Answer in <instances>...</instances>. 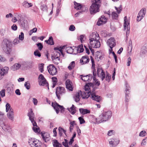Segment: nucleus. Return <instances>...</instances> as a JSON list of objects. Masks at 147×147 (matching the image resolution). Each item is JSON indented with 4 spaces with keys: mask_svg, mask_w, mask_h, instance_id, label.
<instances>
[{
    "mask_svg": "<svg viewBox=\"0 0 147 147\" xmlns=\"http://www.w3.org/2000/svg\"><path fill=\"white\" fill-rule=\"evenodd\" d=\"M92 84L91 83H89L86 84L84 86L85 92L80 91V94H81V96L83 99H87L91 95V98L92 100L99 102L101 100V97L96 95L93 91L91 92V88H92V87H91Z\"/></svg>",
    "mask_w": 147,
    "mask_h": 147,
    "instance_id": "obj_1",
    "label": "nucleus"
},
{
    "mask_svg": "<svg viewBox=\"0 0 147 147\" xmlns=\"http://www.w3.org/2000/svg\"><path fill=\"white\" fill-rule=\"evenodd\" d=\"M65 46H64L62 47H55L54 49L55 51L54 52L53 55L51 57V59H52L54 63L57 64L60 61L61 55V53L63 54L62 49H64Z\"/></svg>",
    "mask_w": 147,
    "mask_h": 147,
    "instance_id": "obj_2",
    "label": "nucleus"
},
{
    "mask_svg": "<svg viewBox=\"0 0 147 147\" xmlns=\"http://www.w3.org/2000/svg\"><path fill=\"white\" fill-rule=\"evenodd\" d=\"M12 41L7 39H5L2 41L1 47L3 51L7 55H10L12 51Z\"/></svg>",
    "mask_w": 147,
    "mask_h": 147,
    "instance_id": "obj_3",
    "label": "nucleus"
},
{
    "mask_svg": "<svg viewBox=\"0 0 147 147\" xmlns=\"http://www.w3.org/2000/svg\"><path fill=\"white\" fill-rule=\"evenodd\" d=\"M112 114L111 112L109 111L103 112L96 119V122L99 123L108 120L111 118Z\"/></svg>",
    "mask_w": 147,
    "mask_h": 147,
    "instance_id": "obj_4",
    "label": "nucleus"
},
{
    "mask_svg": "<svg viewBox=\"0 0 147 147\" xmlns=\"http://www.w3.org/2000/svg\"><path fill=\"white\" fill-rule=\"evenodd\" d=\"M92 4L90 9L91 14H94L99 11L101 0H92Z\"/></svg>",
    "mask_w": 147,
    "mask_h": 147,
    "instance_id": "obj_5",
    "label": "nucleus"
},
{
    "mask_svg": "<svg viewBox=\"0 0 147 147\" xmlns=\"http://www.w3.org/2000/svg\"><path fill=\"white\" fill-rule=\"evenodd\" d=\"M28 116L29 117V119L30 120L32 124L34 126L32 127V129L34 131L36 132H38L39 129L34 127L35 126H37V125L36 122L34 120V114L32 109H31V111L28 113Z\"/></svg>",
    "mask_w": 147,
    "mask_h": 147,
    "instance_id": "obj_6",
    "label": "nucleus"
},
{
    "mask_svg": "<svg viewBox=\"0 0 147 147\" xmlns=\"http://www.w3.org/2000/svg\"><path fill=\"white\" fill-rule=\"evenodd\" d=\"M28 142L31 147H39L42 145L41 142L38 140L34 138L29 139Z\"/></svg>",
    "mask_w": 147,
    "mask_h": 147,
    "instance_id": "obj_7",
    "label": "nucleus"
},
{
    "mask_svg": "<svg viewBox=\"0 0 147 147\" xmlns=\"http://www.w3.org/2000/svg\"><path fill=\"white\" fill-rule=\"evenodd\" d=\"M65 92V89L64 87L60 86L57 87L56 89V94L58 99L60 100L61 96L64 94Z\"/></svg>",
    "mask_w": 147,
    "mask_h": 147,
    "instance_id": "obj_8",
    "label": "nucleus"
},
{
    "mask_svg": "<svg viewBox=\"0 0 147 147\" xmlns=\"http://www.w3.org/2000/svg\"><path fill=\"white\" fill-rule=\"evenodd\" d=\"M107 45L110 47V49H109V52H111L113 48L116 45V41L114 37H111L107 41Z\"/></svg>",
    "mask_w": 147,
    "mask_h": 147,
    "instance_id": "obj_9",
    "label": "nucleus"
},
{
    "mask_svg": "<svg viewBox=\"0 0 147 147\" xmlns=\"http://www.w3.org/2000/svg\"><path fill=\"white\" fill-rule=\"evenodd\" d=\"M96 39L94 38H91L90 39V43L92 47L93 48H99L100 46V43L98 39Z\"/></svg>",
    "mask_w": 147,
    "mask_h": 147,
    "instance_id": "obj_10",
    "label": "nucleus"
},
{
    "mask_svg": "<svg viewBox=\"0 0 147 147\" xmlns=\"http://www.w3.org/2000/svg\"><path fill=\"white\" fill-rule=\"evenodd\" d=\"M52 105L54 109L55 110L57 114H58L59 112V109H61V111L62 112L64 111V108L63 106L60 105L57 102H52Z\"/></svg>",
    "mask_w": 147,
    "mask_h": 147,
    "instance_id": "obj_11",
    "label": "nucleus"
},
{
    "mask_svg": "<svg viewBox=\"0 0 147 147\" xmlns=\"http://www.w3.org/2000/svg\"><path fill=\"white\" fill-rule=\"evenodd\" d=\"M146 10L145 8H142L139 12L137 18V20L139 22L144 17Z\"/></svg>",
    "mask_w": 147,
    "mask_h": 147,
    "instance_id": "obj_12",
    "label": "nucleus"
},
{
    "mask_svg": "<svg viewBox=\"0 0 147 147\" xmlns=\"http://www.w3.org/2000/svg\"><path fill=\"white\" fill-rule=\"evenodd\" d=\"M47 69L49 73L52 75H55L57 73V68L53 65H50L48 66Z\"/></svg>",
    "mask_w": 147,
    "mask_h": 147,
    "instance_id": "obj_13",
    "label": "nucleus"
},
{
    "mask_svg": "<svg viewBox=\"0 0 147 147\" xmlns=\"http://www.w3.org/2000/svg\"><path fill=\"white\" fill-rule=\"evenodd\" d=\"M109 143L111 147H115L119 143V140L116 138H112L109 139Z\"/></svg>",
    "mask_w": 147,
    "mask_h": 147,
    "instance_id": "obj_14",
    "label": "nucleus"
},
{
    "mask_svg": "<svg viewBox=\"0 0 147 147\" xmlns=\"http://www.w3.org/2000/svg\"><path fill=\"white\" fill-rule=\"evenodd\" d=\"M9 70V68L7 67L0 69V80L2 79L5 75L8 73Z\"/></svg>",
    "mask_w": 147,
    "mask_h": 147,
    "instance_id": "obj_15",
    "label": "nucleus"
},
{
    "mask_svg": "<svg viewBox=\"0 0 147 147\" xmlns=\"http://www.w3.org/2000/svg\"><path fill=\"white\" fill-rule=\"evenodd\" d=\"M124 29H127V31L126 32V36H128L127 35V33H129V30L130 29V26L129 23L127 21V17L126 16L124 18Z\"/></svg>",
    "mask_w": 147,
    "mask_h": 147,
    "instance_id": "obj_16",
    "label": "nucleus"
},
{
    "mask_svg": "<svg viewBox=\"0 0 147 147\" xmlns=\"http://www.w3.org/2000/svg\"><path fill=\"white\" fill-rule=\"evenodd\" d=\"M97 74L98 76L101 78L102 80H103L105 78V72L102 69L98 68L97 70Z\"/></svg>",
    "mask_w": 147,
    "mask_h": 147,
    "instance_id": "obj_17",
    "label": "nucleus"
},
{
    "mask_svg": "<svg viewBox=\"0 0 147 147\" xmlns=\"http://www.w3.org/2000/svg\"><path fill=\"white\" fill-rule=\"evenodd\" d=\"M41 136L43 141L45 142H47L51 139V137L48 133H41Z\"/></svg>",
    "mask_w": 147,
    "mask_h": 147,
    "instance_id": "obj_18",
    "label": "nucleus"
},
{
    "mask_svg": "<svg viewBox=\"0 0 147 147\" xmlns=\"http://www.w3.org/2000/svg\"><path fill=\"white\" fill-rule=\"evenodd\" d=\"M22 65H23L27 69L32 68L33 66V62L32 61H27L23 62Z\"/></svg>",
    "mask_w": 147,
    "mask_h": 147,
    "instance_id": "obj_19",
    "label": "nucleus"
},
{
    "mask_svg": "<svg viewBox=\"0 0 147 147\" xmlns=\"http://www.w3.org/2000/svg\"><path fill=\"white\" fill-rule=\"evenodd\" d=\"M81 79L84 81L90 82L92 78V76L91 74L87 75L84 76L83 75L80 76Z\"/></svg>",
    "mask_w": 147,
    "mask_h": 147,
    "instance_id": "obj_20",
    "label": "nucleus"
},
{
    "mask_svg": "<svg viewBox=\"0 0 147 147\" xmlns=\"http://www.w3.org/2000/svg\"><path fill=\"white\" fill-rule=\"evenodd\" d=\"M65 84L66 88L69 91L73 90V87L72 82L69 79H67L66 81Z\"/></svg>",
    "mask_w": 147,
    "mask_h": 147,
    "instance_id": "obj_21",
    "label": "nucleus"
},
{
    "mask_svg": "<svg viewBox=\"0 0 147 147\" xmlns=\"http://www.w3.org/2000/svg\"><path fill=\"white\" fill-rule=\"evenodd\" d=\"M74 4L75 5L74 7L76 9L79 10L81 9L82 10V11H85L86 10V7L84 6H82L80 3L75 1Z\"/></svg>",
    "mask_w": 147,
    "mask_h": 147,
    "instance_id": "obj_22",
    "label": "nucleus"
},
{
    "mask_svg": "<svg viewBox=\"0 0 147 147\" xmlns=\"http://www.w3.org/2000/svg\"><path fill=\"white\" fill-rule=\"evenodd\" d=\"M107 18L103 16H102L99 19L97 22V24L98 26H100L101 24H105L107 22Z\"/></svg>",
    "mask_w": 147,
    "mask_h": 147,
    "instance_id": "obj_23",
    "label": "nucleus"
},
{
    "mask_svg": "<svg viewBox=\"0 0 147 147\" xmlns=\"http://www.w3.org/2000/svg\"><path fill=\"white\" fill-rule=\"evenodd\" d=\"M89 59L87 56H84L82 57L80 59V63L82 64H84L89 62Z\"/></svg>",
    "mask_w": 147,
    "mask_h": 147,
    "instance_id": "obj_24",
    "label": "nucleus"
},
{
    "mask_svg": "<svg viewBox=\"0 0 147 147\" xmlns=\"http://www.w3.org/2000/svg\"><path fill=\"white\" fill-rule=\"evenodd\" d=\"M8 118L11 120H13L14 117V112L13 109H10L7 114Z\"/></svg>",
    "mask_w": 147,
    "mask_h": 147,
    "instance_id": "obj_25",
    "label": "nucleus"
},
{
    "mask_svg": "<svg viewBox=\"0 0 147 147\" xmlns=\"http://www.w3.org/2000/svg\"><path fill=\"white\" fill-rule=\"evenodd\" d=\"M2 129L6 132H9L12 131L11 128L10 126L5 123H4V126H3Z\"/></svg>",
    "mask_w": 147,
    "mask_h": 147,
    "instance_id": "obj_26",
    "label": "nucleus"
},
{
    "mask_svg": "<svg viewBox=\"0 0 147 147\" xmlns=\"http://www.w3.org/2000/svg\"><path fill=\"white\" fill-rule=\"evenodd\" d=\"M21 65L18 63L14 64L11 67L10 69L13 71H15L19 69L21 67Z\"/></svg>",
    "mask_w": 147,
    "mask_h": 147,
    "instance_id": "obj_27",
    "label": "nucleus"
},
{
    "mask_svg": "<svg viewBox=\"0 0 147 147\" xmlns=\"http://www.w3.org/2000/svg\"><path fill=\"white\" fill-rule=\"evenodd\" d=\"M129 86L127 84H126V89L125 91L126 92V95H125V101L126 102H128V100L129 99V96L128 95L127 91H129Z\"/></svg>",
    "mask_w": 147,
    "mask_h": 147,
    "instance_id": "obj_28",
    "label": "nucleus"
},
{
    "mask_svg": "<svg viewBox=\"0 0 147 147\" xmlns=\"http://www.w3.org/2000/svg\"><path fill=\"white\" fill-rule=\"evenodd\" d=\"M39 84L40 86H45L47 87L48 89H49V86L48 83L47 82L46 79L43 80H39Z\"/></svg>",
    "mask_w": 147,
    "mask_h": 147,
    "instance_id": "obj_29",
    "label": "nucleus"
},
{
    "mask_svg": "<svg viewBox=\"0 0 147 147\" xmlns=\"http://www.w3.org/2000/svg\"><path fill=\"white\" fill-rule=\"evenodd\" d=\"M101 36L102 37H109L112 36V34L107 32L106 31H102L101 32Z\"/></svg>",
    "mask_w": 147,
    "mask_h": 147,
    "instance_id": "obj_30",
    "label": "nucleus"
},
{
    "mask_svg": "<svg viewBox=\"0 0 147 147\" xmlns=\"http://www.w3.org/2000/svg\"><path fill=\"white\" fill-rule=\"evenodd\" d=\"M76 108L74 105H72L71 107L69 108H68V110L72 114L74 115L76 111Z\"/></svg>",
    "mask_w": 147,
    "mask_h": 147,
    "instance_id": "obj_31",
    "label": "nucleus"
},
{
    "mask_svg": "<svg viewBox=\"0 0 147 147\" xmlns=\"http://www.w3.org/2000/svg\"><path fill=\"white\" fill-rule=\"evenodd\" d=\"M96 70L95 69H94L93 71V80H94L95 81V84L97 86H99L100 85V82H98L97 81V80H96V79L95 78L96 76Z\"/></svg>",
    "mask_w": 147,
    "mask_h": 147,
    "instance_id": "obj_32",
    "label": "nucleus"
},
{
    "mask_svg": "<svg viewBox=\"0 0 147 147\" xmlns=\"http://www.w3.org/2000/svg\"><path fill=\"white\" fill-rule=\"evenodd\" d=\"M80 93L79 92L77 93L74 97L75 100L76 102H78L80 100Z\"/></svg>",
    "mask_w": 147,
    "mask_h": 147,
    "instance_id": "obj_33",
    "label": "nucleus"
},
{
    "mask_svg": "<svg viewBox=\"0 0 147 147\" xmlns=\"http://www.w3.org/2000/svg\"><path fill=\"white\" fill-rule=\"evenodd\" d=\"M79 111L80 113L83 115L89 113L90 112L89 110L87 109H83L82 108L79 109Z\"/></svg>",
    "mask_w": 147,
    "mask_h": 147,
    "instance_id": "obj_34",
    "label": "nucleus"
},
{
    "mask_svg": "<svg viewBox=\"0 0 147 147\" xmlns=\"http://www.w3.org/2000/svg\"><path fill=\"white\" fill-rule=\"evenodd\" d=\"M95 56V59L98 61H99L100 60L102 59L103 58L102 56L101 55V53L100 52H97Z\"/></svg>",
    "mask_w": 147,
    "mask_h": 147,
    "instance_id": "obj_35",
    "label": "nucleus"
},
{
    "mask_svg": "<svg viewBox=\"0 0 147 147\" xmlns=\"http://www.w3.org/2000/svg\"><path fill=\"white\" fill-rule=\"evenodd\" d=\"M67 53L70 54H73V48L72 47H68L65 49Z\"/></svg>",
    "mask_w": 147,
    "mask_h": 147,
    "instance_id": "obj_36",
    "label": "nucleus"
},
{
    "mask_svg": "<svg viewBox=\"0 0 147 147\" xmlns=\"http://www.w3.org/2000/svg\"><path fill=\"white\" fill-rule=\"evenodd\" d=\"M45 42L47 43L50 45H53L54 42L53 41V37H49V38L48 40H46Z\"/></svg>",
    "mask_w": 147,
    "mask_h": 147,
    "instance_id": "obj_37",
    "label": "nucleus"
},
{
    "mask_svg": "<svg viewBox=\"0 0 147 147\" xmlns=\"http://www.w3.org/2000/svg\"><path fill=\"white\" fill-rule=\"evenodd\" d=\"M27 22L26 20H22L20 21V24L23 27H25L27 25Z\"/></svg>",
    "mask_w": 147,
    "mask_h": 147,
    "instance_id": "obj_38",
    "label": "nucleus"
},
{
    "mask_svg": "<svg viewBox=\"0 0 147 147\" xmlns=\"http://www.w3.org/2000/svg\"><path fill=\"white\" fill-rule=\"evenodd\" d=\"M60 145L57 140H53V145L54 147H60Z\"/></svg>",
    "mask_w": 147,
    "mask_h": 147,
    "instance_id": "obj_39",
    "label": "nucleus"
},
{
    "mask_svg": "<svg viewBox=\"0 0 147 147\" xmlns=\"http://www.w3.org/2000/svg\"><path fill=\"white\" fill-rule=\"evenodd\" d=\"M75 66V62L74 61L71 62L68 67L69 69L71 70L74 69Z\"/></svg>",
    "mask_w": 147,
    "mask_h": 147,
    "instance_id": "obj_40",
    "label": "nucleus"
},
{
    "mask_svg": "<svg viewBox=\"0 0 147 147\" xmlns=\"http://www.w3.org/2000/svg\"><path fill=\"white\" fill-rule=\"evenodd\" d=\"M23 5L24 7L27 8H28L32 6V5H31V3H29L26 1H25L23 3Z\"/></svg>",
    "mask_w": 147,
    "mask_h": 147,
    "instance_id": "obj_41",
    "label": "nucleus"
},
{
    "mask_svg": "<svg viewBox=\"0 0 147 147\" xmlns=\"http://www.w3.org/2000/svg\"><path fill=\"white\" fill-rule=\"evenodd\" d=\"M73 48V54L76 55L78 53V48L77 47H72Z\"/></svg>",
    "mask_w": 147,
    "mask_h": 147,
    "instance_id": "obj_42",
    "label": "nucleus"
},
{
    "mask_svg": "<svg viewBox=\"0 0 147 147\" xmlns=\"http://www.w3.org/2000/svg\"><path fill=\"white\" fill-rule=\"evenodd\" d=\"M118 16L117 14L115 12L113 11L112 12V17L113 19L117 20L118 18Z\"/></svg>",
    "mask_w": 147,
    "mask_h": 147,
    "instance_id": "obj_43",
    "label": "nucleus"
},
{
    "mask_svg": "<svg viewBox=\"0 0 147 147\" xmlns=\"http://www.w3.org/2000/svg\"><path fill=\"white\" fill-rule=\"evenodd\" d=\"M147 52V48L146 46H143L142 48L141 51L140 53L141 55L142 54H145Z\"/></svg>",
    "mask_w": 147,
    "mask_h": 147,
    "instance_id": "obj_44",
    "label": "nucleus"
},
{
    "mask_svg": "<svg viewBox=\"0 0 147 147\" xmlns=\"http://www.w3.org/2000/svg\"><path fill=\"white\" fill-rule=\"evenodd\" d=\"M78 48V53H80L83 52L84 49L83 48V46L82 45H79L78 47H77Z\"/></svg>",
    "mask_w": 147,
    "mask_h": 147,
    "instance_id": "obj_45",
    "label": "nucleus"
},
{
    "mask_svg": "<svg viewBox=\"0 0 147 147\" xmlns=\"http://www.w3.org/2000/svg\"><path fill=\"white\" fill-rule=\"evenodd\" d=\"M34 54L36 56H38L40 57L41 56V54L38 50H36L34 51Z\"/></svg>",
    "mask_w": 147,
    "mask_h": 147,
    "instance_id": "obj_46",
    "label": "nucleus"
},
{
    "mask_svg": "<svg viewBox=\"0 0 147 147\" xmlns=\"http://www.w3.org/2000/svg\"><path fill=\"white\" fill-rule=\"evenodd\" d=\"M6 107V112H7L9 111L10 110V109H13L11 107V106L8 103H7L5 106Z\"/></svg>",
    "mask_w": 147,
    "mask_h": 147,
    "instance_id": "obj_47",
    "label": "nucleus"
},
{
    "mask_svg": "<svg viewBox=\"0 0 147 147\" xmlns=\"http://www.w3.org/2000/svg\"><path fill=\"white\" fill-rule=\"evenodd\" d=\"M41 9L43 11H46L47 10V6L45 5H43L40 6Z\"/></svg>",
    "mask_w": 147,
    "mask_h": 147,
    "instance_id": "obj_48",
    "label": "nucleus"
},
{
    "mask_svg": "<svg viewBox=\"0 0 147 147\" xmlns=\"http://www.w3.org/2000/svg\"><path fill=\"white\" fill-rule=\"evenodd\" d=\"M90 58H91V62H92V68L93 69V70L94 69H95V64H94V59L92 57V56H90Z\"/></svg>",
    "mask_w": 147,
    "mask_h": 147,
    "instance_id": "obj_49",
    "label": "nucleus"
},
{
    "mask_svg": "<svg viewBox=\"0 0 147 147\" xmlns=\"http://www.w3.org/2000/svg\"><path fill=\"white\" fill-rule=\"evenodd\" d=\"M24 86L27 89L29 90L30 88V84L28 81L26 82L24 84Z\"/></svg>",
    "mask_w": 147,
    "mask_h": 147,
    "instance_id": "obj_50",
    "label": "nucleus"
},
{
    "mask_svg": "<svg viewBox=\"0 0 147 147\" xmlns=\"http://www.w3.org/2000/svg\"><path fill=\"white\" fill-rule=\"evenodd\" d=\"M0 95L2 98L5 96V90L4 89H3L0 91Z\"/></svg>",
    "mask_w": 147,
    "mask_h": 147,
    "instance_id": "obj_51",
    "label": "nucleus"
},
{
    "mask_svg": "<svg viewBox=\"0 0 147 147\" xmlns=\"http://www.w3.org/2000/svg\"><path fill=\"white\" fill-rule=\"evenodd\" d=\"M78 119L80 121V123L82 124L85 123V121L82 117H80L78 118Z\"/></svg>",
    "mask_w": 147,
    "mask_h": 147,
    "instance_id": "obj_52",
    "label": "nucleus"
},
{
    "mask_svg": "<svg viewBox=\"0 0 147 147\" xmlns=\"http://www.w3.org/2000/svg\"><path fill=\"white\" fill-rule=\"evenodd\" d=\"M20 42V41L18 39V37L16 38L13 40V43L14 45H16Z\"/></svg>",
    "mask_w": 147,
    "mask_h": 147,
    "instance_id": "obj_53",
    "label": "nucleus"
},
{
    "mask_svg": "<svg viewBox=\"0 0 147 147\" xmlns=\"http://www.w3.org/2000/svg\"><path fill=\"white\" fill-rule=\"evenodd\" d=\"M147 143V138H146L142 140L141 144L142 146L145 145L146 143Z\"/></svg>",
    "mask_w": 147,
    "mask_h": 147,
    "instance_id": "obj_54",
    "label": "nucleus"
},
{
    "mask_svg": "<svg viewBox=\"0 0 147 147\" xmlns=\"http://www.w3.org/2000/svg\"><path fill=\"white\" fill-rule=\"evenodd\" d=\"M146 134V133L145 131H142L140 132L139 134V136H144Z\"/></svg>",
    "mask_w": 147,
    "mask_h": 147,
    "instance_id": "obj_55",
    "label": "nucleus"
},
{
    "mask_svg": "<svg viewBox=\"0 0 147 147\" xmlns=\"http://www.w3.org/2000/svg\"><path fill=\"white\" fill-rule=\"evenodd\" d=\"M90 36L92 37H99L98 34L96 32H92V34H90Z\"/></svg>",
    "mask_w": 147,
    "mask_h": 147,
    "instance_id": "obj_56",
    "label": "nucleus"
},
{
    "mask_svg": "<svg viewBox=\"0 0 147 147\" xmlns=\"http://www.w3.org/2000/svg\"><path fill=\"white\" fill-rule=\"evenodd\" d=\"M37 45L38 47L39 50L40 51L43 48L42 44L40 43H38L37 44Z\"/></svg>",
    "mask_w": 147,
    "mask_h": 147,
    "instance_id": "obj_57",
    "label": "nucleus"
},
{
    "mask_svg": "<svg viewBox=\"0 0 147 147\" xmlns=\"http://www.w3.org/2000/svg\"><path fill=\"white\" fill-rule=\"evenodd\" d=\"M58 130L59 131V134L60 136H62L63 134V132L62 130H63V128L60 127L59 128Z\"/></svg>",
    "mask_w": 147,
    "mask_h": 147,
    "instance_id": "obj_58",
    "label": "nucleus"
},
{
    "mask_svg": "<svg viewBox=\"0 0 147 147\" xmlns=\"http://www.w3.org/2000/svg\"><path fill=\"white\" fill-rule=\"evenodd\" d=\"M65 142H63L62 144L65 147H69L68 145L67 141L66 139H64Z\"/></svg>",
    "mask_w": 147,
    "mask_h": 147,
    "instance_id": "obj_59",
    "label": "nucleus"
},
{
    "mask_svg": "<svg viewBox=\"0 0 147 147\" xmlns=\"http://www.w3.org/2000/svg\"><path fill=\"white\" fill-rule=\"evenodd\" d=\"M75 29V26L73 25H71L70 26L69 30L70 31H74Z\"/></svg>",
    "mask_w": 147,
    "mask_h": 147,
    "instance_id": "obj_60",
    "label": "nucleus"
},
{
    "mask_svg": "<svg viewBox=\"0 0 147 147\" xmlns=\"http://www.w3.org/2000/svg\"><path fill=\"white\" fill-rule=\"evenodd\" d=\"M111 78V76L109 74H108L106 76L105 79L106 81L109 82L110 79Z\"/></svg>",
    "mask_w": 147,
    "mask_h": 147,
    "instance_id": "obj_61",
    "label": "nucleus"
},
{
    "mask_svg": "<svg viewBox=\"0 0 147 147\" xmlns=\"http://www.w3.org/2000/svg\"><path fill=\"white\" fill-rule=\"evenodd\" d=\"M6 60L5 58L2 55H0V61L4 62Z\"/></svg>",
    "mask_w": 147,
    "mask_h": 147,
    "instance_id": "obj_62",
    "label": "nucleus"
},
{
    "mask_svg": "<svg viewBox=\"0 0 147 147\" xmlns=\"http://www.w3.org/2000/svg\"><path fill=\"white\" fill-rule=\"evenodd\" d=\"M115 132L113 130H110L108 131L107 134L109 136H111Z\"/></svg>",
    "mask_w": 147,
    "mask_h": 147,
    "instance_id": "obj_63",
    "label": "nucleus"
},
{
    "mask_svg": "<svg viewBox=\"0 0 147 147\" xmlns=\"http://www.w3.org/2000/svg\"><path fill=\"white\" fill-rule=\"evenodd\" d=\"M38 79L39 80H43L45 79L44 76L42 74L39 75L38 77Z\"/></svg>",
    "mask_w": 147,
    "mask_h": 147,
    "instance_id": "obj_64",
    "label": "nucleus"
}]
</instances>
